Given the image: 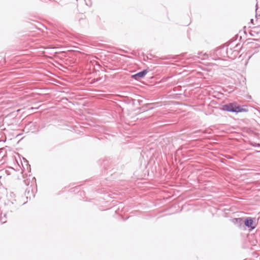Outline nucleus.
<instances>
[{"instance_id":"1","label":"nucleus","mask_w":260,"mask_h":260,"mask_svg":"<svg viewBox=\"0 0 260 260\" xmlns=\"http://www.w3.org/2000/svg\"><path fill=\"white\" fill-rule=\"evenodd\" d=\"M241 49L240 44H237L234 46L229 45L226 47H222L215 50L216 55H219L221 57H227L231 59H235L239 53Z\"/></svg>"},{"instance_id":"2","label":"nucleus","mask_w":260,"mask_h":260,"mask_svg":"<svg viewBox=\"0 0 260 260\" xmlns=\"http://www.w3.org/2000/svg\"><path fill=\"white\" fill-rule=\"evenodd\" d=\"M222 110L236 113L246 112L248 111V107L247 105L240 106L236 102H233L224 105L222 106Z\"/></svg>"},{"instance_id":"3","label":"nucleus","mask_w":260,"mask_h":260,"mask_svg":"<svg viewBox=\"0 0 260 260\" xmlns=\"http://www.w3.org/2000/svg\"><path fill=\"white\" fill-rule=\"evenodd\" d=\"M244 223L246 226L251 228V230L254 229L256 227V225H254L253 220L251 217L246 218L244 221Z\"/></svg>"},{"instance_id":"4","label":"nucleus","mask_w":260,"mask_h":260,"mask_svg":"<svg viewBox=\"0 0 260 260\" xmlns=\"http://www.w3.org/2000/svg\"><path fill=\"white\" fill-rule=\"evenodd\" d=\"M147 73V71L144 70L141 72H140L133 75L132 77L136 80H138L139 78H143L146 75Z\"/></svg>"},{"instance_id":"5","label":"nucleus","mask_w":260,"mask_h":260,"mask_svg":"<svg viewBox=\"0 0 260 260\" xmlns=\"http://www.w3.org/2000/svg\"><path fill=\"white\" fill-rule=\"evenodd\" d=\"M232 222L237 226L241 228L243 226L244 221L241 218H235L232 219Z\"/></svg>"},{"instance_id":"6","label":"nucleus","mask_w":260,"mask_h":260,"mask_svg":"<svg viewBox=\"0 0 260 260\" xmlns=\"http://www.w3.org/2000/svg\"><path fill=\"white\" fill-rule=\"evenodd\" d=\"M199 55L200 56L198 57L201 58L203 60L206 59L208 57V55L206 53L203 54L202 52H201L199 53Z\"/></svg>"},{"instance_id":"7","label":"nucleus","mask_w":260,"mask_h":260,"mask_svg":"<svg viewBox=\"0 0 260 260\" xmlns=\"http://www.w3.org/2000/svg\"><path fill=\"white\" fill-rule=\"evenodd\" d=\"M256 1H257V3L256 5V11L257 10V8H258V2H259V0H256Z\"/></svg>"},{"instance_id":"8","label":"nucleus","mask_w":260,"mask_h":260,"mask_svg":"<svg viewBox=\"0 0 260 260\" xmlns=\"http://www.w3.org/2000/svg\"><path fill=\"white\" fill-rule=\"evenodd\" d=\"M252 32H254V31H252V32H251V35L252 36H254V35L252 34Z\"/></svg>"},{"instance_id":"9","label":"nucleus","mask_w":260,"mask_h":260,"mask_svg":"<svg viewBox=\"0 0 260 260\" xmlns=\"http://www.w3.org/2000/svg\"><path fill=\"white\" fill-rule=\"evenodd\" d=\"M253 21V19H251V21L252 22V21Z\"/></svg>"}]
</instances>
